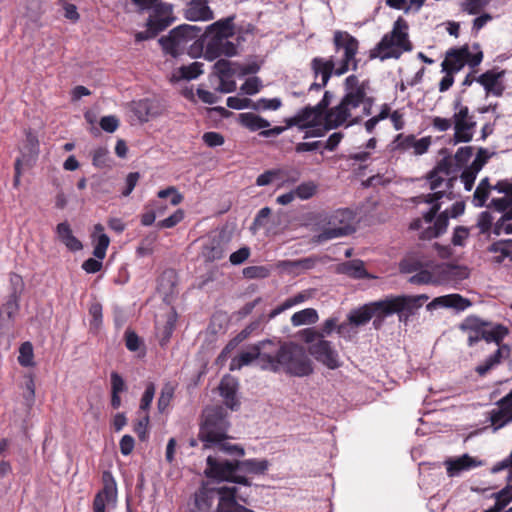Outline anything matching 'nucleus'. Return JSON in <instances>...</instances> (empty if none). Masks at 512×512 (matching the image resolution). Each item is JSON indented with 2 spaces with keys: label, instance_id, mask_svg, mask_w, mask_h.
Returning a JSON list of instances; mask_svg holds the SVG:
<instances>
[{
  "label": "nucleus",
  "instance_id": "13d9d810",
  "mask_svg": "<svg viewBox=\"0 0 512 512\" xmlns=\"http://www.w3.org/2000/svg\"><path fill=\"white\" fill-rule=\"evenodd\" d=\"M184 219V211L182 209H177L172 215L169 217L160 220L157 222V227L160 229H169L178 225Z\"/></svg>",
  "mask_w": 512,
  "mask_h": 512
},
{
  "label": "nucleus",
  "instance_id": "20e7f679",
  "mask_svg": "<svg viewBox=\"0 0 512 512\" xmlns=\"http://www.w3.org/2000/svg\"><path fill=\"white\" fill-rule=\"evenodd\" d=\"M239 54L238 44L231 40H224L218 37L201 36L191 44L189 57L192 59L202 58L208 62L216 61L214 64H237L227 60Z\"/></svg>",
  "mask_w": 512,
  "mask_h": 512
},
{
  "label": "nucleus",
  "instance_id": "f3484780",
  "mask_svg": "<svg viewBox=\"0 0 512 512\" xmlns=\"http://www.w3.org/2000/svg\"><path fill=\"white\" fill-rule=\"evenodd\" d=\"M483 53L478 43L472 47L463 45L459 48H451L445 54L441 64H481Z\"/></svg>",
  "mask_w": 512,
  "mask_h": 512
},
{
  "label": "nucleus",
  "instance_id": "a19ab883",
  "mask_svg": "<svg viewBox=\"0 0 512 512\" xmlns=\"http://www.w3.org/2000/svg\"><path fill=\"white\" fill-rule=\"evenodd\" d=\"M257 361L258 366L260 367V356H259V348L258 343L253 344L249 347L247 351L241 352L238 357L232 360L230 369L233 370L235 367H242L249 365L253 361Z\"/></svg>",
  "mask_w": 512,
  "mask_h": 512
},
{
  "label": "nucleus",
  "instance_id": "dca6fc26",
  "mask_svg": "<svg viewBox=\"0 0 512 512\" xmlns=\"http://www.w3.org/2000/svg\"><path fill=\"white\" fill-rule=\"evenodd\" d=\"M102 484L93 500V512H105L106 507L115 506L117 502V484L110 471L102 473Z\"/></svg>",
  "mask_w": 512,
  "mask_h": 512
},
{
  "label": "nucleus",
  "instance_id": "680f3d73",
  "mask_svg": "<svg viewBox=\"0 0 512 512\" xmlns=\"http://www.w3.org/2000/svg\"><path fill=\"white\" fill-rule=\"evenodd\" d=\"M495 502H497L503 509L512 501V483L507 484L500 491L493 494Z\"/></svg>",
  "mask_w": 512,
  "mask_h": 512
},
{
  "label": "nucleus",
  "instance_id": "f03ea898",
  "mask_svg": "<svg viewBox=\"0 0 512 512\" xmlns=\"http://www.w3.org/2000/svg\"><path fill=\"white\" fill-rule=\"evenodd\" d=\"M203 416L204 420L200 425L198 437L204 449H215L231 456L244 455L242 446L228 442L230 425L222 407L207 408Z\"/></svg>",
  "mask_w": 512,
  "mask_h": 512
},
{
  "label": "nucleus",
  "instance_id": "8fccbe9b",
  "mask_svg": "<svg viewBox=\"0 0 512 512\" xmlns=\"http://www.w3.org/2000/svg\"><path fill=\"white\" fill-rule=\"evenodd\" d=\"M18 363L22 367H33L34 362V351L31 342H23L19 347Z\"/></svg>",
  "mask_w": 512,
  "mask_h": 512
},
{
  "label": "nucleus",
  "instance_id": "2f4dec72",
  "mask_svg": "<svg viewBox=\"0 0 512 512\" xmlns=\"http://www.w3.org/2000/svg\"><path fill=\"white\" fill-rule=\"evenodd\" d=\"M337 272L353 279H369L372 276L367 272L364 262L359 259L346 261L337 266Z\"/></svg>",
  "mask_w": 512,
  "mask_h": 512
},
{
  "label": "nucleus",
  "instance_id": "473e14b6",
  "mask_svg": "<svg viewBox=\"0 0 512 512\" xmlns=\"http://www.w3.org/2000/svg\"><path fill=\"white\" fill-rule=\"evenodd\" d=\"M269 468V462L266 459H247L238 460L239 474L245 475H263Z\"/></svg>",
  "mask_w": 512,
  "mask_h": 512
},
{
  "label": "nucleus",
  "instance_id": "aec40b11",
  "mask_svg": "<svg viewBox=\"0 0 512 512\" xmlns=\"http://www.w3.org/2000/svg\"><path fill=\"white\" fill-rule=\"evenodd\" d=\"M234 74L235 69L232 66H214V71L209 80L216 91L231 93L236 90Z\"/></svg>",
  "mask_w": 512,
  "mask_h": 512
},
{
  "label": "nucleus",
  "instance_id": "6e6552de",
  "mask_svg": "<svg viewBox=\"0 0 512 512\" xmlns=\"http://www.w3.org/2000/svg\"><path fill=\"white\" fill-rule=\"evenodd\" d=\"M280 372L294 377H305L313 373L312 361L303 346L292 341L286 342Z\"/></svg>",
  "mask_w": 512,
  "mask_h": 512
},
{
  "label": "nucleus",
  "instance_id": "f257e3e1",
  "mask_svg": "<svg viewBox=\"0 0 512 512\" xmlns=\"http://www.w3.org/2000/svg\"><path fill=\"white\" fill-rule=\"evenodd\" d=\"M346 93L338 105L332 107L323 117L322 122L314 127H306L304 139L310 137H322L326 132L337 129L343 125L346 127L358 124L361 117H352V110L358 108L365 96L364 87L358 84V77L350 75L345 80Z\"/></svg>",
  "mask_w": 512,
  "mask_h": 512
},
{
  "label": "nucleus",
  "instance_id": "39448f33",
  "mask_svg": "<svg viewBox=\"0 0 512 512\" xmlns=\"http://www.w3.org/2000/svg\"><path fill=\"white\" fill-rule=\"evenodd\" d=\"M429 299L428 295H388L384 299L370 302V308L373 316L385 319L393 314H398L399 320L402 321L416 310L422 307L423 303Z\"/></svg>",
  "mask_w": 512,
  "mask_h": 512
},
{
  "label": "nucleus",
  "instance_id": "49530a36",
  "mask_svg": "<svg viewBox=\"0 0 512 512\" xmlns=\"http://www.w3.org/2000/svg\"><path fill=\"white\" fill-rule=\"evenodd\" d=\"M372 317L373 314L368 303L356 310L351 311L350 314L348 315V321L349 324L358 327L367 324Z\"/></svg>",
  "mask_w": 512,
  "mask_h": 512
},
{
  "label": "nucleus",
  "instance_id": "2eb2a0df",
  "mask_svg": "<svg viewBox=\"0 0 512 512\" xmlns=\"http://www.w3.org/2000/svg\"><path fill=\"white\" fill-rule=\"evenodd\" d=\"M432 144V137L425 136L420 139L414 134H397L392 142V151L398 153H410L413 156H421L428 152Z\"/></svg>",
  "mask_w": 512,
  "mask_h": 512
},
{
  "label": "nucleus",
  "instance_id": "0e129e2a",
  "mask_svg": "<svg viewBox=\"0 0 512 512\" xmlns=\"http://www.w3.org/2000/svg\"><path fill=\"white\" fill-rule=\"evenodd\" d=\"M492 0H467L463 4V10L470 15H477Z\"/></svg>",
  "mask_w": 512,
  "mask_h": 512
},
{
  "label": "nucleus",
  "instance_id": "5fc2aeb1",
  "mask_svg": "<svg viewBox=\"0 0 512 512\" xmlns=\"http://www.w3.org/2000/svg\"><path fill=\"white\" fill-rule=\"evenodd\" d=\"M454 160L452 156L447 155L437 162L435 167L432 169V175L435 173L443 174L448 177L453 173Z\"/></svg>",
  "mask_w": 512,
  "mask_h": 512
},
{
  "label": "nucleus",
  "instance_id": "6e6d98bb",
  "mask_svg": "<svg viewBox=\"0 0 512 512\" xmlns=\"http://www.w3.org/2000/svg\"><path fill=\"white\" fill-rule=\"evenodd\" d=\"M282 106V101L279 98H261L252 103L251 108L254 110H277Z\"/></svg>",
  "mask_w": 512,
  "mask_h": 512
},
{
  "label": "nucleus",
  "instance_id": "6ab92c4d",
  "mask_svg": "<svg viewBox=\"0 0 512 512\" xmlns=\"http://www.w3.org/2000/svg\"><path fill=\"white\" fill-rule=\"evenodd\" d=\"M333 43L336 52L343 51V57L338 64H350L351 61L355 60L359 42L354 36L346 31L337 30L334 32Z\"/></svg>",
  "mask_w": 512,
  "mask_h": 512
},
{
  "label": "nucleus",
  "instance_id": "a878e982",
  "mask_svg": "<svg viewBox=\"0 0 512 512\" xmlns=\"http://www.w3.org/2000/svg\"><path fill=\"white\" fill-rule=\"evenodd\" d=\"M472 305L471 301L460 294H448L434 298L427 309L432 310L437 307L453 308L457 311H464Z\"/></svg>",
  "mask_w": 512,
  "mask_h": 512
},
{
  "label": "nucleus",
  "instance_id": "4468645a",
  "mask_svg": "<svg viewBox=\"0 0 512 512\" xmlns=\"http://www.w3.org/2000/svg\"><path fill=\"white\" fill-rule=\"evenodd\" d=\"M260 368L273 373L280 372V364L286 348V341L266 339L258 342Z\"/></svg>",
  "mask_w": 512,
  "mask_h": 512
},
{
  "label": "nucleus",
  "instance_id": "e2e57ef3",
  "mask_svg": "<svg viewBox=\"0 0 512 512\" xmlns=\"http://www.w3.org/2000/svg\"><path fill=\"white\" fill-rule=\"evenodd\" d=\"M243 275L248 279H262L269 275V269L264 266H249L243 269Z\"/></svg>",
  "mask_w": 512,
  "mask_h": 512
},
{
  "label": "nucleus",
  "instance_id": "4c0bfd02",
  "mask_svg": "<svg viewBox=\"0 0 512 512\" xmlns=\"http://www.w3.org/2000/svg\"><path fill=\"white\" fill-rule=\"evenodd\" d=\"M110 383H111L110 404L113 409H118L122 404L120 394L127 390V385H126L123 377L117 372L111 373Z\"/></svg>",
  "mask_w": 512,
  "mask_h": 512
},
{
  "label": "nucleus",
  "instance_id": "ddd939ff",
  "mask_svg": "<svg viewBox=\"0 0 512 512\" xmlns=\"http://www.w3.org/2000/svg\"><path fill=\"white\" fill-rule=\"evenodd\" d=\"M453 107L457 110L452 117L454 124L453 141L455 144L470 142L474 136L476 121L469 114V108L462 105L461 100L454 101Z\"/></svg>",
  "mask_w": 512,
  "mask_h": 512
},
{
  "label": "nucleus",
  "instance_id": "37998d69",
  "mask_svg": "<svg viewBox=\"0 0 512 512\" xmlns=\"http://www.w3.org/2000/svg\"><path fill=\"white\" fill-rule=\"evenodd\" d=\"M448 223L449 214L448 210H445L436 217L434 225L423 232V238L431 239L440 236L446 232Z\"/></svg>",
  "mask_w": 512,
  "mask_h": 512
},
{
  "label": "nucleus",
  "instance_id": "7c9ffc66",
  "mask_svg": "<svg viewBox=\"0 0 512 512\" xmlns=\"http://www.w3.org/2000/svg\"><path fill=\"white\" fill-rule=\"evenodd\" d=\"M510 351V347L506 344L499 346L498 349L484 361V363L475 368L476 373L480 377H484L489 371L497 367L504 357H508L510 355Z\"/></svg>",
  "mask_w": 512,
  "mask_h": 512
},
{
  "label": "nucleus",
  "instance_id": "f704fd0d",
  "mask_svg": "<svg viewBox=\"0 0 512 512\" xmlns=\"http://www.w3.org/2000/svg\"><path fill=\"white\" fill-rule=\"evenodd\" d=\"M493 190L504 194L503 197L493 198L489 204V207L494 208L498 212H506L508 208L512 207V188L504 186L501 182H497L493 186Z\"/></svg>",
  "mask_w": 512,
  "mask_h": 512
},
{
  "label": "nucleus",
  "instance_id": "79ce46f5",
  "mask_svg": "<svg viewBox=\"0 0 512 512\" xmlns=\"http://www.w3.org/2000/svg\"><path fill=\"white\" fill-rule=\"evenodd\" d=\"M508 334L509 329L503 324L491 323V326H485L484 333H482L481 337H483V340H485L487 343L494 342L501 346V342Z\"/></svg>",
  "mask_w": 512,
  "mask_h": 512
},
{
  "label": "nucleus",
  "instance_id": "9d476101",
  "mask_svg": "<svg viewBox=\"0 0 512 512\" xmlns=\"http://www.w3.org/2000/svg\"><path fill=\"white\" fill-rule=\"evenodd\" d=\"M332 97L333 95L330 91H325L322 99L315 106H305L293 117L285 118L284 122L287 123L288 127L297 126L301 130L306 127L317 126L330 111L329 105L331 104Z\"/></svg>",
  "mask_w": 512,
  "mask_h": 512
},
{
  "label": "nucleus",
  "instance_id": "423d86ee",
  "mask_svg": "<svg viewBox=\"0 0 512 512\" xmlns=\"http://www.w3.org/2000/svg\"><path fill=\"white\" fill-rule=\"evenodd\" d=\"M407 29V22L399 17L394 22L393 30L385 34L376 47L371 50L370 58H379L381 61L389 58L398 59L404 51H410L412 44L405 32Z\"/></svg>",
  "mask_w": 512,
  "mask_h": 512
},
{
  "label": "nucleus",
  "instance_id": "e433bc0d",
  "mask_svg": "<svg viewBox=\"0 0 512 512\" xmlns=\"http://www.w3.org/2000/svg\"><path fill=\"white\" fill-rule=\"evenodd\" d=\"M312 291L311 290H304L296 295L287 298L282 304L274 308L269 314H268V321L274 319L276 316L281 314L287 309L292 308L295 305H298L300 303L305 302L306 300L310 299L312 297Z\"/></svg>",
  "mask_w": 512,
  "mask_h": 512
},
{
  "label": "nucleus",
  "instance_id": "052dcab7",
  "mask_svg": "<svg viewBox=\"0 0 512 512\" xmlns=\"http://www.w3.org/2000/svg\"><path fill=\"white\" fill-rule=\"evenodd\" d=\"M155 384L153 382H148L145 387V391L140 400V410L148 411L150 409L151 403L153 401L155 395Z\"/></svg>",
  "mask_w": 512,
  "mask_h": 512
},
{
  "label": "nucleus",
  "instance_id": "c85d7f7f",
  "mask_svg": "<svg viewBox=\"0 0 512 512\" xmlns=\"http://www.w3.org/2000/svg\"><path fill=\"white\" fill-rule=\"evenodd\" d=\"M19 299L15 295H9L7 301L2 305L0 309V335L4 333L3 329L13 326L19 311Z\"/></svg>",
  "mask_w": 512,
  "mask_h": 512
},
{
  "label": "nucleus",
  "instance_id": "5701e85b",
  "mask_svg": "<svg viewBox=\"0 0 512 512\" xmlns=\"http://www.w3.org/2000/svg\"><path fill=\"white\" fill-rule=\"evenodd\" d=\"M175 21V17H161L150 14L146 22V30L135 34V41L141 42L155 38Z\"/></svg>",
  "mask_w": 512,
  "mask_h": 512
},
{
  "label": "nucleus",
  "instance_id": "774afa93",
  "mask_svg": "<svg viewBox=\"0 0 512 512\" xmlns=\"http://www.w3.org/2000/svg\"><path fill=\"white\" fill-rule=\"evenodd\" d=\"M262 83L258 77H250L242 84L241 90L247 95H254L260 91Z\"/></svg>",
  "mask_w": 512,
  "mask_h": 512
},
{
  "label": "nucleus",
  "instance_id": "9b49d317",
  "mask_svg": "<svg viewBox=\"0 0 512 512\" xmlns=\"http://www.w3.org/2000/svg\"><path fill=\"white\" fill-rule=\"evenodd\" d=\"M205 473L207 477L220 481H228L248 487L252 485L248 477L239 474L238 460H220L217 457L208 456Z\"/></svg>",
  "mask_w": 512,
  "mask_h": 512
},
{
  "label": "nucleus",
  "instance_id": "cd10ccee",
  "mask_svg": "<svg viewBox=\"0 0 512 512\" xmlns=\"http://www.w3.org/2000/svg\"><path fill=\"white\" fill-rule=\"evenodd\" d=\"M157 197L160 200H153L149 204L155 210L158 216L164 215L168 208L167 205L161 201L162 199L170 197V203L172 206L179 205L184 199L183 195L179 193L177 188L174 186H169L165 189L160 190L157 193Z\"/></svg>",
  "mask_w": 512,
  "mask_h": 512
},
{
  "label": "nucleus",
  "instance_id": "b1692460",
  "mask_svg": "<svg viewBox=\"0 0 512 512\" xmlns=\"http://www.w3.org/2000/svg\"><path fill=\"white\" fill-rule=\"evenodd\" d=\"M482 464V461L469 454H464L456 458H448L444 462L449 477L459 476L462 472L482 466Z\"/></svg>",
  "mask_w": 512,
  "mask_h": 512
},
{
  "label": "nucleus",
  "instance_id": "864d4df0",
  "mask_svg": "<svg viewBox=\"0 0 512 512\" xmlns=\"http://www.w3.org/2000/svg\"><path fill=\"white\" fill-rule=\"evenodd\" d=\"M485 326H491V322L485 321L478 316H468L461 325V328L465 331H477L484 329Z\"/></svg>",
  "mask_w": 512,
  "mask_h": 512
},
{
  "label": "nucleus",
  "instance_id": "4d7b16f0",
  "mask_svg": "<svg viewBox=\"0 0 512 512\" xmlns=\"http://www.w3.org/2000/svg\"><path fill=\"white\" fill-rule=\"evenodd\" d=\"M317 191V185L313 181L301 183L294 190L295 196L300 199L306 200L314 196Z\"/></svg>",
  "mask_w": 512,
  "mask_h": 512
},
{
  "label": "nucleus",
  "instance_id": "bf43d9fd",
  "mask_svg": "<svg viewBox=\"0 0 512 512\" xmlns=\"http://www.w3.org/2000/svg\"><path fill=\"white\" fill-rule=\"evenodd\" d=\"M24 148L32 155H38L39 153V140L36 133H34L32 129L25 130Z\"/></svg>",
  "mask_w": 512,
  "mask_h": 512
},
{
  "label": "nucleus",
  "instance_id": "0eeeda50",
  "mask_svg": "<svg viewBox=\"0 0 512 512\" xmlns=\"http://www.w3.org/2000/svg\"><path fill=\"white\" fill-rule=\"evenodd\" d=\"M201 27L191 24H181L171 29L167 35L161 36L158 43L163 52L173 58L187 54L195 39L201 38Z\"/></svg>",
  "mask_w": 512,
  "mask_h": 512
},
{
  "label": "nucleus",
  "instance_id": "69168bd1",
  "mask_svg": "<svg viewBox=\"0 0 512 512\" xmlns=\"http://www.w3.org/2000/svg\"><path fill=\"white\" fill-rule=\"evenodd\" d=\"M493 217L488 211H483L479 214L477 220V227L481 234H487L492 229Z\"/></svg>",
  "mask_w": 512,
  "mask_h": 512
},
{
  "label": "nucleus",
  "instance_id": "de8ad7c7",
  "mask_svg": "<svg viewBox=\"0 0 512 512\" xmlns=\"http://www.w3.org/2000/svg\"><path fill=\"white\" fill-rule=\"evenodd\" d=\"M318 313L313 308H306L295 312L291 317V323L294 327L306 324H314L318 321Z\"/></svg>",
  "mask_w": 512,
  "mask_h": 512
},
{
  "label": "nucleus",
  "instance_id": "a211bd4d",
  "mask_svg": "<svg viewBox=\"0 0 512 512\" xmlns=\"http://www.w3.org/2000/svg\"><path fill=\"white\" fill-rule=\"evenodd\" d=\"M310 354L329 369L340 367L338 352L328 340L319 339L309 347Z\"/></svg>",
  "mask_w": 512,
  "mask_h": 512
},
{
  "label": "nucleus",
  "instance_id": "3c124183",
  "mask_svg": "<svg viewBox=\"0 0 512 512\" xmlns=\"http://www.w3.org/2000/svg\"><path fill=\"white\" fill-rule=\"evenodd\" d=\"M445 75L439 83L440 92L447 91L454 83V74L460 71L463 66H442Z\"/></svg>",
  "mask_w": 512,
  "mask_h": 512
},
{
  "label": "nucleus",
  "instance_id": "412c9836",
  "mask_svg": "<svg viewBox=\"0 0 512 512\" xmlns=\"http://www.w3.org/2000/svg\"><path fill=\"white\" fill-rule=\"evenodd\" d=\"M236 15L232 14L225 18L219 19L201 30L204 39L207 37H218L224 40H230L236 34V24L234 23Z\"/></svg>",
  "mask_w": 512,
  "mask_h": 512
},
{
  "label": "nucleus",
  "instance_id": "72a5a7b5",
  "mask_svg": "<svg viewBox=\"0 0 512 512\" xmlns=\"http://www.w3.org/2000/svg\"><path fill=\"white\" fill-rule=\"evenodd\" d=\"M56 233L61 242L70 251H79L83 248L82 243L72 233V229L67 221L61 222L56 227Z\"/></svg>",
  "mask_w": 512,
  "mask_h": 512
},
{
  "label": "nucleus",
  "instance_id": "c9c22d12",
  "mask_svg": "<svg viewBox=\"0 0 512 512\" xmlns=\"http://www.w3.org/2000/svg\"><path fill=\"white\" fill-rule=\"evenodd\" d=\"M93 238L95 241L93 255L94 257L103 260L106 256L110 239L104 233V226L102 224L98 223L94 226Z\"/></svg>",
  "mask_w": 512,
  "mask_h": 512
},
{
  "label": "nucleus",
  "instance_id": "ea45409f",
  "mask_svg": "<svg viewBox=\"0 0 512 512\" xmlns=\"http://www.w3.org/2000/svg\"><path fill=\"white\" fill-rule=\"evenodd\" d=\"M239 123L250 131L265 130L270 126L268 120L251 112L239 114Z\"/></svg>",
  "mask_w": 512,
  "mask_h": 512
},
{
  "label": "nucleus",
  "instance_id": "7ed1b4c3",
  "mask_svg": "<svg viewBox=\"0 0 512 512\" xmlns=\"http://www.w3.org/2000/svg\"><path fill=\"white\" fill-rule=\"evenodd\" d=\"M238 500L247 503L248 496L239 495L235 486L216 488L203 485L195 493V511L211 512L217 501L216 512H254L239 504Z\"/></svg>",
  "mask_w": 512,
  "mask_h": 512
},
{
  "label": "nucleus",
  "instance_id": "c03bdc74",
  "mask_svg": "<svg viewBox=\"0 0 512 512\" xmlns=\"http://www.w3.org/2000/svg\"><path fill=\"white\" fill-rule=\"evenodd\" d=\"M176 388L177 384L172 381H167L163 384L157 401V408L160 413H164L169 407L174 398Z\"/></svg>",
  "mask_w": 512,
  "mask_h": 512
},
{
  "label": "nucleus",
  "instance_id": "4be33fe9",
  "mask_svg": "<svg viewBox=\"0 0 512 512\" xmlns=\"http://www.w3.org/2000/svg\"><path fill=\"white\" fill-rule=\"evenodd\" d=\"M210 1L190 0L183 9V17L191 22L213 20L214 12L208 5Z\"/></svg>",
  "mask_w": 512,
  "mask_h": 512
},
{
  "label": "nucleus",
  "instance_id": "603ef678",
  "mask_svg": "<svg viewBox=\"0 0 512 512\" xmlns=\"http://www.w3.org/2000/svg\"><path fill=\"white\" fill-rule=\"evenodd\" d=\"M102 305L94 301L89 306V315L91 316L90 327L91 329L98 330L102 324Z\"/></svg>",
  "mask_w": 512,
  "mask_h": 512
},
{
  "label": "nucleus",
  "instance_id": "c756f323",
  "mask_svg": "<svg viewBox=\"0 0 512 512\" xmlns=\"http://www.w3.org/2000/svg\"><path fill=\"white\" fill-rule=\"evenodd\" d=\"M487 251L493 254L491 262L494 264L500 265L506 259L512 263V239L495 241L487 247Z\"/></svg>",
  "mask_w": 512,
  "mask_h": 512
},
{
  "label": "nucleus",
  "instance_id": "f8f14e48",
  "mask_svg": "<svg viewBox=\"0 0 512 512\" xmlns=\"http://www.w3.org/2000/svg\"><path fill=\"white\" fill-rule=\"evenodd\" d=\"M505 74L506 71L500 70L498 67H493L479 75L474 70L467 75L464 84L470 85L473 81H476L484 88L487 96L501 97L506 89Z\"/></svg>",
  "mask_w": 512,
  "mask_h": 512
},
{
  "label": "nucleus",
  "instance_id": "1a4fd4ad",
  "mask_svg": "<svg viewBox=\"0 0 512 512\" xmlns=\"http://www.w3.org/2000/svg\"><path fill=\"white\" fill-rule=\"evenodd\" d=\"M355 214L348 208L338 209L326 217V226L315 236L317 243L347 236L354 232Z\"/></svg>",
  "mask_w": 512,
  "mask_h": 512
},
{
  "label": "nucleus",
  "instance_id": "a18cd8bd",
  "mask_svg": "<svg viewBox=\"0 0 512 512\" xmlns=\"http://www.w3.org/2000/svg\"><path fill=\"white\" fill-rule=\"evenodd\" d=\"M202 73L201 66H179V68L172 73L170 82L176 83L181 80L190 81L198 78Z\"/></svg>",
  "mask_w": 512,
  "mask_h": 512
},
{
  "label": "nucleus",
  "instance_id": "bb28decb",
  "mask_svg": "<svg viewBox=\"0 0 512 512\" xmlns=\"http://www.w3.org/2000/svg\"><path fill=\"white\" fill-rule=\"evenodd\" d=\"M498 409L491 412V422L497 427L512 422V390L497 402Z\"/></svg>",
  "mask_w": 512,
  "mask_h": 512
},
{
  "label": "nucleus",
  "instance_id": "393cba45",
  "mask_svg": "<svg viewBox=\"0 0 512 512\" xmlns=\"http://www.w3.org/2000/svg\"><path fill=\"white\" fill-rule=\"evenodd\" d=\"M131 110L140 122H147L150 118L161 114L158 101L149 98L133 101Z\"/></svg>",
  "mask_w": 512,
  "mask_h": 512
},
{
  "label": "nucleus",
  "instance_id": "338daca9",
  "mask_svg": "<svg viewBox=\"0 0 512 512\" xmlns=\"http://www.w3.org/2000/svg\"><path fill=\"white\" fill-rule=\"evenodd\" d=\"M472 155H473V147L464 146V147H460L456 151L454 157H452V158L456 162L457 166L461 167L468 162V160L472 157Z\"/></svg>",
  "mask_w": 512,
  "mask_h": 512
},
{
  "label": "nucleus",
  "instance_id": "09e8293b",
  "mask_svg": "<svg viewBox=\"0 0 512 512\" xmlns=\"http://www.w3.org/2000/svg\"><path fill=\"white\" fill-rule=\"evenodd\" d=\"M335 66H313L315 78L320 77V82H314L310 85L309 90H320L322 87L326 86L329 81L332 71Z\"/></svg>",
  "mask_w": 512,
  "mask_h": 512
},
{
  "label": "nucleus",
  "instance_id": "58836bf2",
  "mask_svg": "<svg viewBox=\"0 0 512 512\" xmlns=\"http://www.w3.org/2000/svg\"><path fill=\"white\" fill-rule=\"evenodd\" d=\"M221 396L225 400V404L232 410L236 409L239 405L236 399L237 385L231 378H224L219 385Z\"/></svg>",
  "mask_w": 512,
  "mask_h": 512
}]
</instances>
